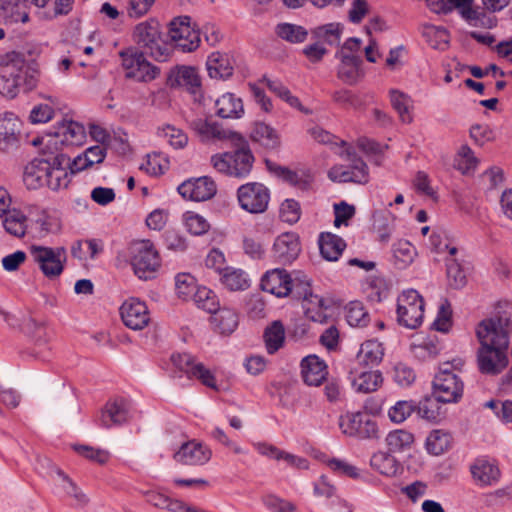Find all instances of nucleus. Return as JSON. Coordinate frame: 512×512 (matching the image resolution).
Returning <instances> with one entry per match:
<instances>
[{"label":"nucleus","mask_w":512,"mask_h":512,"mask_svg":"<svg viewBox=\"0 0 512 512\" xmlns=\"http://www.w3.org/2000/svg\"><path fill=\"white\" fill-rule=\"evenodd\" d=\"M452 436L449 432L435 429L430 432L426 439L427 451L435 456L445 453L450 447Z\"/></svg>","instance_id":"nucleus-37"},{"label":"nucleus","mask_w":512,"mask_h":512,"mask_svg":"<svg viewBox=\"0 0 512 512\" xmlns=\"http://www.w3.org/2000/svg\"><path fill=\"white\" fill-rule=\"evenodd\" d=\"M166 85L171 89L188 94H204L201 77L195 67L177 65L170 69L166 76Z\"/></svg>","instance_id":"nucleus-14"},{"label":"nucleus","mask_w":512,"mask_h":512,"mask_svg":"<svg viewBox=\"0 0 512 512\" xmlns=\"http://www.w3.org/2000/svg\"><path fill=\"white\" fill-rule=\"evenodd\" d=\"M289 287H291L289 294L293 295L296 299H302V302L314 295L311 290L310 281L305 275L291 278V285Z\"/></svg>","instance_id":"nucleus-60"},{"label":"nucleus","mask_w":512,"mask_h":512,"mask_svg":"<svg viewBox=\"0 0 512 512\" xmlns=\"http://www.w3.org/2000/svg\"><path fill=\"white\" fill-rule=\"evenodd\" d=\"M22 122L11 112L0 116V153L14 154L22 143Z\"/></svg>","instance_id":"nucleus-16"},{"label":"nucleus","mask_w":512,"mask_h":512,"mask_svg":"<svg viewBox=\"0 0 512 512\" xmlns=\"http://www.w3.org/2000/svg\"><path fill=\"white\" fill-rule=\"evenodd\" d=\"M383 377L380 371H364L352 380V386L357 392L371 393L382 384Z\"/></svg>","instance_id":"nucleus-36"},{"label":"nucleus","mask_w":512,"mask_h":512,"mask_svg":"<svg viewBox=\"0 0 512 512\" xmlns=\"http://www.w3.org/2000/svg\"><path fill=\"white\" fill-rule=\"evenodd\" d=\"M119 54L122 59V66L126 70V77L128 78L149 82L160 74V68L148 62L144 52L127 49Z\"/></svg>","instance_id":"nucleus-13"},{"label":"nucleus","mask_w":512,"mask_h":512,"mask_svg":"<svg viewBox=\"0 0 512 512\" xmlns=\"http://www.w3.org/2000/svg\"><path fill=\"white\" fill-rule=\"evenodd\" d=\"M473 0H446V11L458 9L461 16L475 27L492 28L496 25V18L484 10L472 7Z\"/></svg>","instance_id":"nucleus-20"},{"label":"nucleus","mask_w":512,"mask_h":512,"mask_svg":"<svg viewBox=\"0 0 512 512\" xmlns=\"http://www.w3.org/2000/svg\"><path fill=\"white\" fill-rule=\"evenodd\" d=\"M276 35L290 43H302L307 39L308 31L300 25L280 23L275 28Z\"/></svg>","instance_id":"nucleus-47"},{"label":"nucleus","mask_w":512,"mask_h":512,"mask_svg":"<svg viewBox=\"0 0 512 512\" xmlns=\"http://www.w3.org/2000/svg\"><path fill=\"white\" fill-rule=\"evenodd\" d=\"M130 418L129 405L126 400L118 399L108 402L101 414V424L106 428L112 425H121Z\"/></svg>","instance_id":"nucleus-27"},{"label":"nucleus","mask_w":512,"mask_h":512,"mask_svg":"<svg viewBox=\"0 0 512 512\" xmlns=\"http://www.w3.org/2000/svg\"><path fill=\"white\" fill-rule=\"evenodd\" d=\"M301 374L305 384L320 386L328 376V367L317 355H308L301 361Z\"/></svg>","instance_id":"nucleus-25"},{"label":"nucleus","mask_w":512,"mask_h":512,"mask_svg":"<svg viewBox=\"0 0 512 512\" xmlns=\"http://www.w3.org/2000/svg\"><path fill=\"white\" fill-rule=\"evenodd\" d=\"M120 315L124 325L132 330H141L149 323L147 306L135 298H130L121 305Z\"/></svg>","instance_id":"nucleus-21"},{"label":"nucleus","mask_w":512,"mask_h":512,"mask_svg":"<svg viewBox=\"0 0 512 512\" xmlns=\"http://www.w3.org/2000/svg\"><path fill=\"white\" fill-rule=\"evenodd\" d=\"M264 341L267 352L274 354L284 344L285 329L281 321H273L264 331Z\"/></svg>","instance_id":"nucleus-38"},{"label":"nucleus","mask_w":512,"mask_h":512,"mask_svg":"<svg viewBox=\"0 0 512 512\" xmlns=\"http://www.w3.org/2000/svg\"><path fill=\"white\" fill-rule=\"evenodd\" d=\"M452 311L451 306L447 300H445L439 307L437 317L433 323L435 330L440 332H448L452 325Z\"/></svg>","instance_id":"nucleus-64"},{"label":"nucleus","mask_w":512,"mask_h":512,"mask_svg":"<svg viewBox=\"0 0 512 512\" xmlns=\"http://www.w3.org/2000/svg\"><path fill=\"white\" fill-rule=\"evenodd\" d=\"M386 443L390 453H400L411 448L414 443V436L409 431L398 429L387 435Z\"/></svg>","instance_id":"nucleus-42"},{"label":"nucleus","mask_w":512,"mask_h":512,"mask_svg":"<svg viewBox=\"0 0 512 512\" xmlns=\"http://www.w3.org/2000/svg\"><path fill=\"white\" fill-rule=\"evenodd\" d=\"M473 479L481 486H490L498 482L500 470L497 465L485 460L477 459L470 467Z\"/></svg>","instance_id":"nucleus-30"},{"label":"nucleus","mask_w":512,"mask_h":512,"mask_svg":"<svg viewBox=\"0 0 512 512\" xmlns=\"http://www.w3.org/2000/svg\"><path fill=\"white\" fill-rule=\"evenodd\" d=\"M391 105L403 123L413 121V101L411 98H391Z\"/></svg>","instance_id":"nucleus-62"},{"label":"nucleus","mask_w":512,"mask_h":512,"mask_svg":"<svg viewBox=\"0 0 512 512\" xmlns=\"http://www.w3.org/2000/svg\"><path fill=\"white\" fill-rule=\"evenodd\" d=\"M240 207L251 214L264 213L270 201V191L262 183L248 182L237 189Z\"/></svg>","instance_id":"nucleus-12"},{"label":"nucleus","mask_w":512,"mask_h":512,"mask_svg":"<svg viewBox=\"0 0 512 512\" xmlns=\"http://www.w3.org/2000/svg\"><path fill=\"white\" fill-rule=\"evenodd\" d=\"M85 128L75 121H63L53 133L47 135L45 145L54 154H64V146L81 145L85 139Z\"/></svg>","instance_id":"nucleus-10"},{"label":"nucleus","mask_w":512,"mask_h":512,"mask_svg":"<svg viewBox=\"0 0 512 512\" xmlns=\"http://www.w3.org/2000/svg\"><path fill=\"white\" fill-rule=\"evenodd\" d=\"M173 365L184 372L188 378H196L207 387L217 389L214 375L202 363L188 353H178L171 356Z\"/></svg>","instance_id":"nucleus-18"},{"label":"nucleus","mask_w":512,"mask_h":512,"mask_svg":"<svg viewBox=\"0 0 512 512\" xmlns=\"http://www.w3.org/2000/svg\"><path fill=\"white\" fill-rule=\"evenodd\" d=\"M221 281L231 291L245 290L249 287V279L242 269L225 267Z\"/></svg>","instance_id":"nucleus-41"},{"label":"nucleus","mask_w":512,"mask_h":512,"mask_svg":"<svg viewBox=\"0 0 512 512\" xmlns=\"http://www.w3.org/2000/svg\"><path fill=\"white\" fill-rule=\"evenodd\" d=\"M27 217L19 210H13L6 214L3 220V226L7 233L21 238L26 233Z\"/></svg>","instance_id":"nucleus-51"},{"label":"nucleus","mask_w":512,"mask_h":512,"mask_svg":"<svg viewBox=\"0 0 512 512\" xmlns=\"http://www.w3.org/2000/svg\"><path fill=\"white\" fill-rule=\"evenodd\" d=\"M198 308L214 313L219 308V300L214 291L207 287H198L192 297Z\"/></svg>","instance_id":"nucleus-49"},{"label":"nucleus","mask_w":512,"mask_h":512,"mask_svg":"<svg viewBox=\"0 0 512 512\" xmlns=\"http://www.w3.org/2000/svg\"><path fill=\"white\" fill-rule=\"evenodd\" d=\"M414 411H416V404L413 401H398L392 406L388 415L392 422L402 423L404 422Z\"/></svg>","instance_id":"nucleus-58"},{"label":"nucleus","mask_w":512,"mask_h":512,"mask_svg":"<svg viewBox=\"0 0 512 512\" xmlns=\"http://www.w3.org/2000/svg\"><path fill=\"white\" fill-rule=\"evenodd\" d=\"M341 157L350 162L349 167L335 165L328 171V178L333 182L366 184L369 180V168L365 161L351 148L338 151Z\"/></svg>","instance_id":"nucleus-7"},{"label":"nucleus","mask_w":512,"mask_h":512,"mask_svg":"<svg viewBox=\"0 0 512 512\" xmlns=\"http://www.w3.org/2000/svg\"><path fill=\"white\" fill-rule=\"evenodd\" d=\"M30 254L41 272L49 279L61 275L66 262V249L64 247L31 246Z\"/></svg>","instance_id":"nucleus-11"},{"label":"nucleus","mask_w":512,"mask_h":512,"mask_svg":"<svg viewBox=\"0 0 512 512\" xmlns=\"http://www.w3.org/2000/svg\"><path fill=\"white\" fill-rule=\"evenodd\" d=\"M512 332V313L503 312L482 320L476 328L480 346L476 352L477 368L486 376H497L508 366L507 350Z\"/></svg>","instance_id":"nucleus-1"},{"label":"nucleus","mask_w":512,"mask_h":512,"mask_svg":"<svg viewBox=\"0 0 512 512\" xmlns=\"http://www.w3.org/2000/svg\"><path fill=\"white\" fill-rule=\"evenodd\" d=\"M300 204L294 199H286L280 207V217L284 222L294 224L300 219Z\"/></svg>","instance_id":"nucleus-63"},{"label":"nucleus","mask_w":512,"mask_h":512,"mask_svg":"<svg viewBox=\"0 0 512 512\" xmlns=\"http://www.w3.org/2000/svg\"><path fill=\"white\" fill-rule=\"evenodd\" d=\"M440 403L436 396L426 397L416 405L417 414L430 422H438L443 418Z\"/></svg>","instance_id":"nucleus-45"},{"label":"nucleus","mask_w":512,"mask_h":512,"mask_svg":"<svg viewBox=\"0 0 512 512\" xmlns=\"http://www.w3.org/2000/svg\"><path fill=\"white\" fill-rule=\"evenodd\" d=\"M107 155V150L102 145H94L85 149L72 161L68 157L66 169L69 168L71 174H77L86 171L95 165L101 164Z\"/></svg>","instance_id":"nucleus-23"},{"label":"nucleus","mask_w":512,"mask_h":512,"mask_svg":"<svg viewBox=\"0 0 512 512\" xmlns=\"http://www.w3.org/2000/svg\"><path fill=\"white\" fill-rule=\"evenodd\" d=\"M370 464L374 469L386 476L396 475L399 469L398 461L389 451L373 454Z\"/></svg>","instance_id":"nucleus-44"},{"label":"nucleus","mask_w":512,"mask_h":512,"mask_svg":"<svg viewBox=\"0 0 512 512\" xmlns=\"http://www.w3.org/2000/svg\"><path fill=\"white\" fill-rule=\"evenodd\" d=\"M191 127L198 133L203 140L224 139L227 133L217 123H212L202 119H195L191 122Z\"/></svg>","instance_id":"nucleus-50"},{"label":"nucleus","mask_w":512,"mask_h":512,"mask_svg":"<svg viewBox=\"0 0 512 512\" xmlns=\"http://www.w3.org/2000/svg\"><path fill=\"white\" fill-rule=\"evenodd\" d=\"M131 265L138 278L148 280L154 277L161 266V257L152 241L138 240L130 247Z\"/></svg>","instance_id":"nucleus-6"},{"label":"nucleus","mask_w":512,"mask_h":512,"mask_svg":"<svg viewBox=\"0 0 512 512\" xmlns=\"http://www.w3.org/2000/svg\"><path fill=\"white\" fill-rule=\"evenodd\" d=\"M305 316L313 322L325 323L328 319L326 313L327 307L324 306V299L318 295H313L302 302Z\"/></svg>","instance_id":"nucleus-43"},{"label":"nucleus","mask_w":512,"mask_h":512,"mask_svg":"<svg viewBox=\"0 0 512 512\" xmlns=\"http://www.w3.org/2000/svg\"><path fill=\"white\" fill-rule=\"evenodd\" d=\"M185 226L191 234L196 236L207 233L210 228V224L203 216L192 212L186 214Z\"/></svg>","instance_id":"nucleus-61"},{"label":"nucleus","mask_w":512,"mask_h":512,"mask_svg":"<svg viewBox=\"0 0 512 512\" xmlns=\"http://www.w3.org/2000/svg\"><path fill=\"white\" fill-rule=\"evenodd\" d=\"M206 69L212 80H226L233 74L229 58L220 52H214L208 56Z\"/></svg>","instance_id":"nucleus-31"},{"label":"nucleus","mask_w":512,"mask_h":512,"mask_svg":"<svg viewBox=\"0 0 512 512\" xmlns=\"http://www.w3.org/2000/svg\"><path fill=\"white\" fill-rule=\"evenodd\" d=\"M57 475L62 479V489L73 497L78 505L84 506L88 503V497L76 486V484L61 469H56Z\"/></svg>","instance_id":"nucleus-57"},{"label":"nucleus","mask_w":512,"mask_h":512,"mask_svg":"<svg viewBox=\"0 0 512 512\" xmlns=\"http://www.w3.org/2000/svg\"><path fill=\"white\" fill-rule=\"evenodd\" d=\"M416 256L414 246L407 240H399L393 245L394 264L399 269L408 267Z\"/></svg>","instance_id":"nucleus-46"},{"label":"nucleus","mask_w":512,"mask_h":512,"mask_svg":"<svg viewBox=\"0 0 512 512\" xmlns=\"http://www.w3.org/2000/svg\"><path fill=\"white\" fill-rule=\"evenodd\" d=\"M179 194L188 200L201 202L213 198L217 193V185L209 176L190 178L177 188Z\"/></svg>","instance_id":"nucleus-19"},{"label":"nucleus","mask_w":512,"mask_h":512,"mask_svg":"<svg viewBox=\"0 0 512 512\" xmlns=\"http://www.w3.org/2000/svg\"><path fill=\"white\" fill-rule=\"evenodd\" d=\"M254 161L255 157L247 144H243L234 151L216 154L211 157V164L215 170L238 179L249 176Z\"/></svg>","instance_id":"nucleus-5"},{"label":"nucleus","mask_w":512,"mask_h":512,"mask_svg":"<svg viewBox=\"0 0 512 512\" xmlns=\"http://www.w3.org/2000/svg\"><path fill=\"white\" fill-rule=\"evenodd\" d=\"M250 138L266 150H277L281 145V137L276 129L264 122H256L251 130Z\"/></svg>","instance_id":"nucleus-28"},{"label":"nucleus","mask_w":512,"mask_h":512,"mask_svg":"<svg viewBox=\"0 0 512 512\" xmlns=\"http://www.w3.org/2000/svg\"><path fill=\"white\" fill-rule=\"evenodd\" d=\"M343 26L340 23H328L318 26L312 30L313 35L329 45H336L340 42Z\"/></svg>","instance_id":"nucleus-53"},{"label":"nucleus","mask_w":512,"mask_h":512,"mask_svg":"<svg viewBox=\"0 0 512 512\" xmlns=\"http://www.w3.org/2000/svg\"><path fill=\"white\" fill-rule=\"evenodd\" d=\"M362 60L353 54H343L338 68L339 78L348 84H353L360 76L359 67Z\"/></svg>","instance_id":"nucleus-35"},{"label":"nucleus","mask_w":512,"mask_h":512,"mask_svg":"<svg viewBox=\"0 0 512 512\" xmlns=\"http://www.w3.org/2000/svg\"><path fill=\"white\" fill-rule=\"evenodd\" d=\"M424 317V301L422 296L413 289L404 291L398 297L397 320L400 325L415 329L419 327Z\"/></svg>","instance_id":"nucleus-9"},{"label":"nucleus","mask_w":512,"mask_h":512,"mask_svg":"<svg viewBox=\"0 0 512 512\" xmlns=\"http://www.w3.org/2000/svg\"><path fill=\"white\" fill-rule=\"evenodd\" d=\"M189 20V17H179L170 22L166 39L172 49L179 47L183 51L191 52L198 47L199 34L191 28Z\"/></svg>","instance_id":"nucleus-15"},{"label":"nucleus","mask_w":512,"mask_h":512,"mask_svg":"<svg viewBox=\"0 0 512 512\" xmlns=\"http://www.w3.org/2000/svg\"><path fill=\"white\" fill-rule=\"evenodd\" d=\"M217 115L221 118L236 119L244 114V106L241 98H217L215 101Z\"/></svg>","instance_id":"nucleus-40"},{"label":"nucleus","mask_w":512,"mask_h":512,"mask_svg":"<svg viewBox=\"0 0 512 512\" xmlns=\"http://www.w3.org/2000/svg\"><path fill=\"white\" fill-rule=\"evenodd\" d=\"M0 16L9 23L28 22V0H0Z\"/></svg>","instance_id":"nucleus-29"},{"label":"nucleus","mask_w":512,"mask_h":512,"mask_svg":"<svg viewBox=\"0 0 512 512\" xmlns=\"http://www.w3.org/2000/svg\"><path fill=\"white\" fill-rule=\"evenodd\" d=\"M211 455L212 452L207 446L192 440L182 444L174 458L184 465H203L210 460Z\"/></svg>","instance_id":"nucleus-24"},{"label":"nucleus","mask_w":512,"mask_h":512,"mask_svg":"<svg viewBox=\"0 0 512 512\" xmlns=\"http://www.w3.org/2000/svg\"><path fill=\"white\" fill-rule=\"evenodd\" d=\"M66 163H68V157L65 154L56 155L45 146L40 156L25 167L23 182L30 190L43 186L54 191L66 188L70 182Z\"/></svg>","instance_id":"nucleus-2"},{"label":"nucleus","mask_w":512,"mask_h":512,"mask_svg":"<svg viewBox=\"0 0 512 512\" xmlns=\"http://www.w3.org/2000/svg\"><path fill=\"white\" fill-rule=\"evenodd\" d=\"M25 57L21 52L11 51L1 59L0 95L17 96L31 92L37 84L36 71L25 68Z\"/></svg>","instance_id":"nucleus-3"},{"label":"nucleus","mask_w":512,"mask_h":512,"mask_svg":"<svg viewBox=\"0 0 512 512\" xmlns=\"http://www.w3.org/2000/svg\"><path fill=\"white\" fill-rule=\"evenodd\" d=\"M464 384L452 370L451 363H444L433 380V395L442 403H457L463 395Z\"/></svg>","instance_id":"nucleus-8"},{"label":"nucleus","mask_w":512,"mask_h":512,"mask_svg":"<svg viewBox=\"0 0 512 512\" xmlns=\"http://www.w3.org/2000/svg\"><path fill=\"white\" fill-rule=\"evenodd\" d=\"M318 242L322 257L328 261L338 260L346 247L345 241L340 236L330 232H322Z\"/></svg>","instance_id":"nucleus-32"},{"label":"nucleus","mask_w":512,"mask_h":512,"mask_svg":"<svg viewBox=\"0 0 512 512\" xmlns=\"http://www.w3.org/2000/svg\"><path fill=\"white\" fill-rule=\"evenodd\" d=\"M339 426L344 434L360 439L374 438L377 437L378 433L375 421L360 412L347 413L341 416Z\"/></svg>","instance_id":"nucleus-17"},{"label":"nucleus","mask_w":512,"mask_h":512,"mask_svg":"<svg viewBox=\"0 0 512 512\" xmlns=\"http://www.w3.org/2000/svg\"><path fill=\"white\" fill-rule=\"evenodd\" d=\"M446 273L451 288L461 289L467 284L466 272L456 256L449 255L446 259Z\"/></svg>","instance_id":"nucleus-39"},{"label":"nucleus","mask_w":512,"mask_h":512,"mask_svg":"<svg viewBox=\"0 0 512 512\" xmlns=\"http://www.w3.org/2000/svg\"><path fill=\"white\" fill-rule=\"evenodd\" d=\"M346 319L352 327H365L370 322L369 313L360 301H351L347 305Z\"/></svg>","instance_id":"nucleus-52"},{"label":"nucleus","mask_w":512,"mask_h":512,"mask_svg":"<svg viewBox=\"0 0 512 512\" xmlns=\"http://www.w3.org/2000/svg\"><path fill=\"white\" fill-rule=\"evenodd\" d=\"M311 137L320 144L329 145L331 149H337L338 151L344 150L348 146V143L331 134L330 132L322 129L321 127H313L309 130Z\"/></svg>","instance_id":"nucleus-56"},{"label":"nucleus","mask_w":512,"mask_h":512,"mask_svg":"<svg viewBox=\"0 0 512 512\" xmlns=\"http://www.w3.org/2000/svg\"><path fill=\"white\" fill-rule=\"evenodd\" d=\"M301 245L296 233L286 232L279 235L273 244L275 259L282 264L292 263L299 255Z\"/></svg>","instance_id":"nucleus-22"},{"label":"nucleus","mask_w":512,"mask_h":512,"mask_svg":"<svg viewBox=\"0 0 512 512\" xmlns=\"http://www.w3.org/2000/svg\"><path fill=\"white\" fill-rule=\"evenodd\" d=\"M357 147L370 157L375 165H381L382 156L385 150L388 149V145H382L367 137H360L357 140Z\"/></svg>","instance_id":"nucleus-55"},{"label":"nucleus","mask_w":512,"mask_h":512,"mask_svg":"<svg viewBox=\"0 0 512 512\" xmlns=\"http://www.w3.org/2000/svg\"><path fill=\"white\" fill-rule=\"evenodd\" d=\"M34 229L39 237H45L50 233H57L61 230L59 218L42 211L34 222Z\"/></svg>","instance_id":"nucleus-54"},{"label":"nucleus","mask_w":512,"mask_h":512,"mask_svg":"<svg viewBox=\"0 0 512 512\" xmlns=\"http://www.w3.org/2000/svg\"><path fill=\"white\" fill-rule=\"evenodd\" d=\"M384 348L382 343L377 340H367L361 344L357 354V360L360 364L367 366H377L383 359Z\"/></svg>","instance_id":"nucleus-34"},{"label":"nucleus","mask_w":512,"mask_h":512,"mask_svg":"<svg viewBox=\"0 0 512 512\" xmlns=\"http://www.w3.org/2000/svg\"><path fill=\"white\" fill-rule=\"evenodd\" d=\"M197 288L194 278L190 274L181 273L176 276L175 289L180 298L184 300L192 298Z\"/></svg>","instance_id":"nucleus-59"},{"label":"nucleus","mask_w":512,"mask_h":512,"mask_svg":"<svg viewBox=\"0 0 512 512\" xmlns=\"http://www.w3.org/2000/svg\"><path fill=\"white\" fill-rule=\"evenodd\" d=\"M212 324L214 330L222 335L232 334L238 326V316L236 312L230 308H218L212 313Z\"/></svg>","instance_id":"nucleus-33"},{"label":"nucleus","mask_w":512,"mask_h":512,"mask_svg":"<svg viewBox=\"0 0 512 512\" xmlns=\"http://www.w3.org/2000/svg\"><path fill=\"white\" fill-rule=\"evenodd\" d=\"M135 42L144 53L159 62L169 59L172 48L166 36L161 32V26L155 19L139 23L133 33Z\"/></svg>","instance_id":"nucleus-4"},{"label":"nucleus","mask_w":512,"mask_h":512,"mask_svg":"<svg viewBox=\"0 0 512 512\" xmlns=\"http://www.w3.org/2000/svg\"><path fill=\"white\" fill-rule=\"evenodd\" d=\"M291 276L282 269L268 271L261 278L260 286L263 291L269 292L277 297L289 295L291 290Z\"/></svg>","instance_id":"nucleus-26"},{"label":"nucleus","mask_w":512,"mask_h":512,"mask_svg":"<svg viewBox=\"0 0 512 512\" xmlns=\"http://www.w3.org/2000/svg\"><path fill=\"white\" fill-rule=\"evenodd\" d=\"M254 96H265V94L271 93L276 96H290V91L277 79H269L263 77L257 83L251 84Z\"/></svg>","instance_id":"nucleus-48"}]
</instances>
